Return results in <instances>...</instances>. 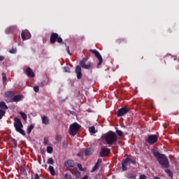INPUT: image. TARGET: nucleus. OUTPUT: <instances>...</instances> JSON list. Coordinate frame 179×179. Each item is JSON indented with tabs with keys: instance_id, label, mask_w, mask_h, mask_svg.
<instances>
[{
	"instance_id": "c756f323",
	"label": "nucleus",
	"mask_w": 179,
	"mask_h": 179,
	"mask_svg": "<svg viewBox=\"0 0 179 179\" xmlns=\"http://www.w3.org/2000/svg\"><path fill=\"white\" fill-rule=\"evenodd\" d=\"M52 150H54L52 147H51V146H48L47 147V152L48 153H50V154L52 153Z\"/></svg>"
},
{
	"instance_id": "a878e982",
	"label": "nucleus",
	"mask_w": 179,
	"mask_h": 179,
	"mask_svg": "<svg viewBox=\"0 0 179 179\" xmlns=\"http://www.w3.org/2000/svg\"><path fill=\"white\" fill-rule=\"evenodd\" d=\"M34 128V125L31 124L27 129V134H28V135L31 134V131H33Z\"/></svg>"
},
{
	"instance_id": "bb28decb",
	"label": "nucleus",
	"mask_w": 179,
	"mask_h": 179,
	"mask_svg": "<svg viewBox=\"0 0 179 179\" xmlns=\"http://www.w3.org/2000/svg\"><path fill=\"white\" fill-rule=\"evenodd\" d=\"M6 114V110H0V120L3 118V116Z\"/></svg>"
},
{
	"instance_id": "ea45409f",
	"label": "nucleus",
	"mask_w": 179,
	"mask_h": 179,
	"mask_svg": "<svg viewBox=\"0 0 179 179\" xmlns=\"http://www.w3.org/2000/svg\"><path fill=\"white\" fill-rule=\"evenodd\" d=\"M55 140L57 141V142H61V136L59 135L56 136Z\"/></svg>"
},
{
	"instance_id": "c03bdc74",
	"label": "nucleus",
	"mask_w": 179,
	"mask_h": 179,
	"mask_svg": "<svg viewBox=\"0 0 179 179\" xmlns=\"http://www.w3.org/2000/svg\"><path fill=\"white\" fill-rule=\"evenodd\" d=\"M139 179H146V176L145 175H141L139 177Z\"/></svg>"
},
{
	"instance_id": "e433bc0d",
	"label": "nucleus",
	"mask_w": 179,
	"mask_h": 179,
	"mask_svg": "<svg viewBox=\"0 0 179 179\" xmlns=\"http://www.w3.org/2000/svg\"><path fill=\"white\" fill-rule=\"evenodd\" d=\"M75 176L76 178H79L80 177V172L79 171H76Z\"/></svg>"
},
{
	"instance_id": "72a5a7b5",
	"label": "nucleus",
	"mask_w": 179,
	"mask_h": 179,
	"mask_svg": "<svg viewBox=\"0 0 179 179\" xmlns=\"http://www.w3.org/2000/svg\"><path fill=\"white\" fill-rule=\"evenodd\" d=\"M48 164H54V159L50 157L48 159V162H47Z\"/></svg>"
},
{
	"instance_id": "f3484780",
	"label": "nucleus",
	"mask_w": 179,
	"mask_h": 179,
	"mask_svg": "<svg viewBox=\"0 0 179 179\" xmlns=\"http://www.w3.org/2000/svg\"><path fill=\"white\" fill-rule=\"evenodd\" d=\"M27 34H29V31L27 30H23L21 33V37L22 38V40L25 41L27 40V38H26Z\"/></svg>"
},
{
	"instance_id": "aec40b11",
	"label": "nucleus",
	"mask_w": 179,
	"mask_h": 179,
	"mask_svg": "<svg viewBox=\"0 0 179 179\" xmlns=\"http://www.w3.org/2000/svg\"><path fill=\"white\" fill-rule=\"evenodd\" d=\"M6 97H13L15 96V94L12 91H8L5 93Z\"/></svg>"
},
{
	"instance_id": "8fccbe9b",
	"label": "nucleus",
	"mask_w": 179,
	"mask_h": 179,
	"mask_svg": "<svg viewBox=\"0 0 179 179\" xmlns=\"http://www.w3.org/2000/svg\"><path fill=\"white\" fill-rule=\"evenodd\" d=\"M63 145H65V142L63 143Z\"/></svg>"
},
{
	"instance_id": "f03ea898",
	"label": "nucleus",
	"mask_w": 179,
	"mask_h": 179,
	"mask_svg": "<svg viewBox=\"0 0 179 179\" xmlns=\"http://www.w3.org/2000/svg\"><path fill=\"white\" fill-rule=\"evenodd\" d=\"M87 62V58H83L80 62V66H76L75 72L77 75V79H82V76H83V75H82V68L83 69H90V66H92V63L88 62L86 64Z\"/></svg>"
},
{
	"instance_id": "473e14b6",
	"label": "nucleus",
	"mask_w": 179,
	"mask_h": 179,
	"mask_svg": "<svg viewBox=\"0 0 179 179\" xmlns=\"http://www.w3.org/2000/svg\"><path fill=\"white\" fill-rule=\"evenodd\" d=\"M64 45L66 47V50L69 55H71V50H69V45H67L66 43H64Z\"/></svg>"
},
{
	"instance_id": "4c0bfd02",
	"label": "nucleus",
	"mask_w": 179,
	"mask_h": 179,
	"mask_svg": "<svg viewBox=\"0 0 179 179\" xmlns=\"http://www.w3.org/2000/svg\"><path fill=\"white\" fill-rule=\"evenodd\" d=\"M2 78H3V82H6V75L5 73H1Z\"/></svg>"
},
{
	"instance_id": "f704fd0d",
	"label": "nucleus",
	"mask_w": 179,
	"mask_h": 179,
	"mask_svg": "<svg viewBox=\"0 0 179 179\" xmlns=\"http://www.w3.org/2000/svg\"><path fill=\"white\" fill-rule=\"evenodd\" d=\"M40 90V87H38V86H34V91L35 92V93H38V91Z\"/></svg>"
},
{
	"instance_id": "a211bd4d",
	"label": "nucleus",
	"mask_w": 179,
	"mask_h": 179,
	"mask_svg": "<svg viewBox=\"0 0 179 179\" xmlns=\"http://www.w3.org/2000/svg\"><path fill=\"white\" fill-rule=\"evenodd\" d=\"M42 123L44 124V125H48V124H50V120L47 116L42 117Z\"/></svg>"
},
{
	"instance_id": "2eb2a0df",
	"label": "nucleus",
	"mask_w": 179,
	"mask_h": 179,
	"mask_svg": "<svg viewBox=\"0 0 179 179\" xmlns=\"http://www.w3.org/2000/svg\"><path fill=\"white\" fill-rule=\"evenodd\" d=\"M94 150L91 148H86L85 150V156H92L93 155Z\"/></svg>"
},
{
	"instance_id": "20e7f679",
	"label": "nucleus",
	"mask_w": 179,
	"mask_h": 179,
	"mask_svg": "<svg viewBox=\"0 0 179 179\" xmlns=\"http://www.w3.org/2000/svg\"><path fill=\"white\" fill-rule=\"evenodd\" d=\"M14 127L17 132H19L23 136H26V133L24 130H23V123H22V120L17 117H14Z\"/></svg>"
},
{
	"instance_id": "6ab92c4d",
	"label": "nucleus",
	"mask_w": 179,
	"mask_h": 179,
	"mask_svg": "<svg viewBox=\"0 0 179 179\" xmlns=\"http://www.w3.org/2000/svg\"><path fill=\"white\" fill-rule=\"evenodd\" d=\"M10 142L12 143V147L16 148L17 147V141L15 138H11Z\"/></svg>"
},
{
	"instance_id": "1a4fd4ad",
	"label": "nucleus",
	"mask_w": 179,
	"mask_h": 179,
	"mask_svg": "<svg viewBox=\"0 0 179 179\" xmlns=\"http://www.w3.org/2000/svg\"><path fill=\"white\" fill-rule=\"evenodd\" d=\"M131 158L123 159L122 161V171H127L128 170V166H131Z\"/></svg>"
},
{
	"instance_id": "6e6552de",
	"label": "nucleus",
	"mask_w": 179,
	"mask_h": 179,
	"mask_svg": "<svg viewBox=\"0 0 179 179\" xmlns=\"http://www.w3.org/2000/svg\"><path fill=\"white\" fill-rule=\"evenodd\" d=\"M131 110V108L128 106H124L122 108L118 109L117 112V117H124L125 114H128V112Z\"/></svg>"
},
{
	"instance_id": "0eeeda50",
	"label": "nucleus",
	"mask_w": 179,
	"mask_h": 179,
	"mask_svg": "<svg viewBox=\"0 0 179 179\" xmlns=\"http://www.w3.org/2000/svg\"><path fill=\"white\" fill-rule=\"evenodd\" d=\"M157 136L156 134H150L148 136V138L145 139V142L149 143V145H155L158 141Z\"/></svg>"
},
{
	"instance_id": "4468645a",
	"label": "nucleus",
	"mask_w": 179,
	"mask_h": 179,
	"mask_svg": "<svg viewBox=\"0 0 179 179\" xmlns=\"http://www.w3.org/2000/svg\"><path fill=\"white\" fill-rule=\"evenodd\" d=\"M102 162H103V159H101V158H99L97 160L95 165L92 168V173H94V171H96V170H97L99 169V166H100V164L102 163Z\"/></svg>"
},
{
	"instance_id": "37998d69",
	"label": "nucleus",
	"mask_w": 179,
	"mask_h": 179,
	"mask_svg": "<svg viewBox=\"0 0 179 179\" xmlns=\"http://www.w3.org/2000/svg\"><path fill=\"white\" fill-rule=\"evenodd\" d=\"M31 179H33V177L31 178ZM34 179H40V175H38V173H35Z\"/></svg>"
},
{
	"instance_id": "dca6fc26",
	"label": "nucleus",
	"mask_w": 179,
	"mask_h": 179,
	"mask_svg": "<svg viewBox=\"0 0 179 179\" xmlns=\"http://www.w3.org/2000/svg\"><path fill=\"white\" fill-rule=\"evenodd\" d=\"M8 108H9V107H8L5 101H0V110H4V111H6Z\"/></svg>"
},
{
	"instance_id": "7c9ffc66",
	"label": "nucleus",
	"mask_w": 179,
	"mask_h": 179,
	"mask_svg": "<svg viewBox=\"0 0 179 179\" xmlns=\"http://www.w3.org/2000/svg\"><path fill=\"white\" fill-rule=\"evenodd\" d=\"M165 173H167L169 177H173V173L171 172V171H170V169H166Z\"/></svg>"
},
{
	"instance_id": "b1692460",
	"label": "nucleus",
	"mask_w": 179,
	"mask_h": 179,
	"mask_svg": "<svg viewBox=\"0 0 179 179\" xmlns=\"http://www.w3.org/2000/svg\"><path fill=\"white\" fill-rule=\"evenodd\" d=\"M19 114L21 115L24 121H27V115H26V113H24V112H20Z\"/></svg>"
},
{
	"instance_id": "412c9836",
	"label": "nucleus",
	"mask_w": 179,
	"mask_h": 179,
	"mask_svg": "<svg viewBox=\"0 0 179 179\" xmlns=\"http://www.w3.org/2000/svg\"><path fill=\"white\" fill-rule=\"evenodd\" d=\"M22 100V95H16L13 98L12 101H20Z\"/></svg>"
},
{
	"instance_id": "393cba45",
	"label": "nucleus",
	"mask_w": 179,
	"mask_h": 179,
	"mask_svg": "<svg viewBox=\"0 0 179 179\" xmlns=\"http://www.w3.org/2000/svg\"><path fill=\"white\" fill-rule=\"evenodd\" d=\"M127 178L129 179H136V175L132 173H129L127 175Z\"/></svg>"
},
{
	"instance_id": "c85d7f7f",
	"label": "nucleus",
	"mask_w": 179,
	"mask_h": 179,
	"mask_svg": "<svg viewBox=\"0 0 179 179\" xmlns=\"http://www.w3.org/2000/svg\"><path fill=\"white\" fill-rule=\"evenodd\" d=\"M116 134L118 135V136L122 137L124 136V134L122 133V131L117 129Z\"/></svg>"
},
{
	"instance_id": "f8f14e48",
	"label": "nucleus",
	"mask_w": 179,
	"mask_h": 179,
	"mask_svg": "<svg viewBox=\"0 0 179 179\" xmlns=\"http://www.w3.org/2000/svg\"><path fill=\"white\" fill-rule=\"evenodd\" d=\"M64 166L67 169H72V167L75 166V162H73V160L69 159L64 163Z\"/></svg>"
},
{
	"instance_id": "9b49d317",
	"label": "nucleus",
	"mask_w": 179,
	"mask_h": 179,
	"mask_svg": "<svg viewBox=\"0 0 179 179\" xmlns=\"http://www.w3.org/2000/svg\"><path fill=\"white\" fill-rule=\"evenodd\" d=\"M110 153H111V150H110V148H102L99 152V157H106V156H108Z\"/></svg>"
},
{
	"instance_id": "de8ad7c7",
	"label": "nucleus",
	"mask_w": 179,
	"mask_h": 179,
	"mask_svg": "<svg viewBox=\"0 0 179 179\" xmlns=\"http://www.w3.org/2000/svg\"><path fill=\"white\" fill-rule=\"evenodd\" d=\"M154 179H160L158 176H154Z\"/></svg>"
},
{
	"instance_id": "ddd939ff",
	"label": "nucleus",
	"mask_w": 179,
	"mask_h": 179,
	"mask_svg": "<svg viewBox=\"0 0 179 179\" xmlns=\"http://www.w3.org/2000/svg\"><path fill=\"white\" fill-rule=\"evenodd\" d=\"M25 72L28 78H34L35 76L34 72H33V70H31L30 67L27 68Z\"/></svg>"
},
{
	"instance_id": "5701e85b",
	"label": "nucleus",
	"mask_w": 179,
	"mask_h": 179,
	"mask_svg": "<svg viewBox=\"0 0 179 179\" xmlns=\"http://www.w3.org/2000/svg\"><path fill=\"white\" fill-rule=\"evenodd\" d=\"M89 131L90 134H94L97 132V131H96V127H94V126H92L89 127Z\"/></svg>"
},
{
	"instance_id": "09e8293b",
	"label": "nucleus",
	"mask_w": 179,
	"mask_h": 179,
	"mask_svg": "<svg viewBox=\"0 0 179 179\" xmlns=\"http://www.w3.org/2000/svg\"><path fill=\"white\" fill-rule=\"evenodd\" d=\"M78 156L80 157V154H78Z\"/></svg>"
},
{
	"instance_id": "3c124183",
	"label": "nucleus",
	"mask_w": 179,
	"mask_h": 179,
	"mask_svg": "<svg viewBox=\"0 0 179 179\" xmlns=\"http://www.w3.org/2000/svg\"><path fill=\"white\" fill-rule=\"evenodd\" d=\"M63 145H65V142L63 143Z\"/></svg>"
},
{
	"instance_id": "a19ab883",
	"label": "nucleus",
	"mask_w": 179,
	"mask_h": 179,
	"mask_svg": "<svg viewBox=\"0 0 179 179\" xmlns=\"http://www.w3.org/2000/svg\"><path fill=\"white\" fill-rule=\"evenodd\" d=\"M77 167L79 169V170L80 171H83V168L82 167V164H77Z\"/></svg>"
},
{
	"instance_id": "2f4dec72",
	"label": "nucleus",
	"mask_w": 179,
	"mask_h": 179,
	"mask_svg": "<svg viewBox=\"0 0 179 179\" xmlns=\"http://www.w3.org/2000/svg\"><path fill=\"white\" fill-rule=\"evenodd\" d=\"M64 72H67V73H71V69H69V67H68V66H64Z\"/></svg>"
},
{
	"instance_id": "79ce46f5",
	"label": "nucleus",
	"mask_w": 179,
	"mask_h": 179,
	"mask_svg": "<svg viewBox=\"0 0 179 179\" xmlns=\"http://www.w3.org/2000/svg\"><path fill=\"white\" fill-rule=\"evenodd\" d=\"M43 143H44V145H47L48 143V137L44 138Z\"/></svg>"
},
{
	"instance_id": "58836bf2",
	"label": "nucleus",
	"mask_w": 179,
	"mask_h": 179,
	"mask_svg": "<svg viewBox=\"0 0 179 179\" xmlns=\"http://www.w3.org/2000/svg\"><path fill=\"white\" fill-rule=\"evenodd\" d=\"M10 54H16V49L12 48L9 50Z\"/></svg>"
},
{
	"instance_id": "f257e3e1",
	"label": "nucleus",
	"mask_w": 179,
	"mask_h": 179,
	"mask_svg": "<svg viewBox=\"0 0 179 179\" xmlns=\"http://www.w3.org/2000/svg\"><path fill=\"white\" fill-rule=\"evenodd\" d=\"M153 155L157 159L159 164L162 166V169H169L170 167V163L169 162V159L165 155L159 152L157 150L152 152Z\"/></svg>"
},
{
	"instance_id": "49530a36",
	"label": "nucleus",
	"mask_w": 179,
	"mask_h": 179,
	"mask_svg": "<svg viewBox=\"0 0 179 179\" xmlns=\"http://www.w3.org/2000/svg\"><path fill=\"white\" fill-rule=\"evenodd\" d=\"M131 163H132L133 164H136V162L132 160V159H131Z\"/></svg>"
},
{
	"instance_id": "7ed1b4c3",
	"label": "nucleus",
	"mask_w": 179,
	"mask_h": 179,
	"mask_svg": "<svg viewBox=\"0 0 179 179\" xmlns=\"http://www.w3.org/2000/svg\"><path fill=\"white\" fill-rule=\"evenodd\" d=\"M102 139L105 141L107 145H115L118 141V137L115 132L109 131L102 136Z\"/></svg>"
},
{
	"instance_id": "4be33fe9",
	"label": "nucleus",
	"mask_w": 179,
	"mask_h": 179,
	"mask_svg": "<svg viewBox=\"0 0 179 179\" xmlns=\"http://www.w3.org/2000/svg\"><path fill=\"white\" fill-rule=\"evenodd\" d=\"M48 170L51 174V176H55V170L52 166H49Z\"/></svg>"
},
{
	"instance_id": "c9c22d12",
	"label": "nucleus",
	"mask_w": 179,
	"mask_h": 179,
	"mask_svg": "<svg viewBox=\"0 0 179 179\" xmlns=\"http://www.w3.org/2000/svg\"><path fill=\"white\" fill-rule=\"evenodd\" d=\"M65 179H72V176L71 174L66 173L64 176Z\"/></svg>"
},
{
	"instance_id": "cd10ccee",
	"label": "nucleus",
	"mask_w": 179,
	"mask_h": 179,
	"mask_svg": "<svg viewBox=\"0 0 179 179\" xmlns=\"http://www.w3.org/2000/svg\"><path fill=\"white\" fill-rule=\"evenodd\" d=\"M116 43H117V44H122V43H127V41H125L124 38H119V39H117V40L116 41Z\"/></svg>"
},
{
	"instance_id": "39448f33",
	"label": "nucleus",
	"mask_w": 179,
	"mask_h": 179,
	"mask_svg": "<svg viewBox=\"0 0 179 179\" xmlns=\"http://www.w3.org/2000/svg\"><path fill=\"white\" fill-rule=\"evenodd\" d=\"M50 44H55V43H59V44H64L62 38H61L58 34L54 32H52L50 35Z\"/></svg>"
},
{
	"instance_id": "a18cd8bd",
	"label": "nucleus",
	"mask_w": 179,
	"mask_h": 179,
	"mask_svg": "<svg viewBox=\"0 0 179 179\" xmlns=\"http://www.w3.org/2000/svg\"><path fill=\"white\" fill-rule=\"evenodd\" d=\"M5 59V57L3 56H0V61H3Z\"/></svg>"
},
{
	"instance_id": "423d86ee",
	"label": "nucleus",
	"mask_w": 179,
	"mask_h": 179,
	"mask_svg": "<svg viewBox=\"0 0 179 179\" xmlns=\"http://www.w3.org/2000/svg\"><path fill=\"white\" fill-rule=\"evenodd\" d=\"M81 127L79 124L74 122L69 127V135L75 136L78 134V131L80 129Z\"/></svg>"
},
{
	"instance_id": "9d476101",
	"label": "nucleus",
	"mask_w": 179,
	"mask_h": 179,
	"mask_svg": "<svg viewBox=\"0 0 179 179\" xmlns=\"http://www.w3.org/2000/svg\"><path fill=\"white\" fill-rule=\"evenodd\" d=\"M90 52H92V54H94L95 57L99 59V63L97 64L98 68L103 64V57H101V55H100V52L96 50H90Z\"/></svg>"
}]
</instances>
